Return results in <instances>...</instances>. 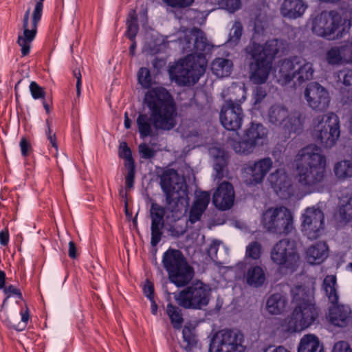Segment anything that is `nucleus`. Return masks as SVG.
I'll return each instance as SVG.
<instances>
[{
  "label": "nucleus",
  "mask_w": 352,
  "mask_h": 352,
  "mask_svg": "<svg viewBox=\"0 0 352 352\" xmlns=\"http://www.w3.org/2000/svg\"><path fill=\"white\" fill-rule=\"evenodd\" d=\"M296 184H292L285 171L278 169L269 177L276 194L282 199L302 197L323 185L327 177V159L320 149L310 144L300 149L294 160Z\"/></svg>",
  "instance_id": "1"
},
{
  "label": "nucleus",
  "mask_w": 352,
  "mask_h": 352,
  "mask_svg": "<svg viewBox=\"0 0 352 352\" xmlns=\"http://www.w3.org/2000/svg\"><path fill=\"white\" fill-rule=\"evenodd\" d=\"M144 103L151 111L140 113L136 124L142 139L152 137L157 131H170L177 125V116L175 102L169 92L162 87L153 88L147 91Z\"/></svg>",
  "instance_id": "2"
},
{
  "label": "nucleus",
  "mask_w": 352,
  "mask_h": 352,
  "mask_svg": "<svg viewBox=\"0 0 352 352\" xmlns=\"http://www.w3.org/2000/svg\"><path fill=\"white\" fill-rule=\"evenodd\" d=\"M160 176V184L166 197L167 208L174 221L179 219L188 205V187L184 177L173 168L164 169Z\"/></svg>",
  "instance_id": "3"
},
{
  "label": "nucleus",
  "mask_w": 352,
  "mask_h": 352,
  "mask_svg": "<svg viewBox=\"0 0 352 352\" xmlns=\"http://www.w3.org/2000/svg\"><path fill=\"white\" fill-rule=\"evenodd\" d=\"M278 82L282 85L291 82L302 84L312 79L313 64L300 56H292L279 61L276 68Z\"/></svg>",
  "instance_id": "4"
},
{
  "label": "nucleus",
  "mask_w": 352,
  "mask_h": 352,
  "mask_svg": "<svg viewBox=\"0 0 352 352\" xmlns=\"http://www.w3.org/2000/svg\"><path fill=\"white\" fill-rule=\"evenodd\" d=\"M162 264L170 281L177 287L186 285L193 278L194 271L179 250L169 248L162 257Z\"/></svg>",
  "instance_id": "5"
},
{
  "label": "nucleus",
  "mask_w": 352,
  "mask_h": 352,
  "mask_svg": "<svg viewBox=\"0 0 352 352\" xmlns=\"http://www.w3.org/2000/svg\"><path fill=\"white\" fill-rule=\"evenodd\" d=\"M340 135V119L333 112H328L314 119L311 136L321 146L331 148L336 144Z\"/></svg>",
  "instance_id": "6"
},
{
  "label": "nucleus",
  "mask_w": 352,
  "mask_h": 352,
  "mask_svg": "<svg viewBox=\"0 0 352 352\" xmlns=\"http://www.w3.org/2000/svg\"><path fill=\"white\" fill-rule=\"evenodd\" d=\"M346 23L338 11L325 10L311 16V30L318 36L333 40L344 30L340 29Z\"/></svg>",
  "instance_id": "7"
},
{
  "label": "nucleus",
  "mask_w": 352,
  "mask_h": 352,
  "mask_svg": "<svg viewBox=\"0 0 352 352\" xmlns=\"http://www.w3.org/2000/svg\"><path fill=\"white\" fill-rule=\"evenodd\" d=\"M261 223L268 232L287 235L294 229V217L287 207H270L263 212Z\"/></svg>",
  "instance_id": "8"
},
{
  "label": "nucleus",
  "mask_w": 352,
  "mask_h": 352,
  "mask_svg": "<svg viewBox=\"0 0 352 352\" xmlns=\"http://www.w3.org/2000/svg\"><path fill=\"white\" fill-rule=\"evenodd\" d=\"M205 61L197 63L192 54L170 67L169 75L172 80L179 85H190L196 83L205 72Z\"/></svg>",
  "instance_id": "9"
},
{
  "label": "nucleus",
  "mask_w": 352,
  "mask_h": 352,
  "mask_svg": "<svg viewBox=\"0 0 352 352\" xmlns=\"http://www.w3.org/2000/svg\"><path fill=\"white\" fill-rule=\"evenodd\" d=\"M319 311L312 301L295 305L292 314L285 318L283 326L288 332H300L317 319Z\"/></svg>",
  "instance_id": "10"
},
{
  "label": "nucleus",
  "mask_w": 352,
  "mask_h": 352,
  "mask_svg": "<svg viewBox=\"0 0 352 352\" xmlns=\"http://www.w3.org/2000/svg\"><path fill=\"white\" fill-rule=\"evenodd\" d=\"M231 91L233 93H239L241 98H230L225 101L221 112L220 121L223 126L229 131H237L241 129L244 114L241 107V103L245 100V90L241 87H232Z\"/></svg>",
  "instance_id": "11"
},
{
  "label": "nucleus",
  "mask_w": 352,
  "mask_h": 352,
  "mask_svg": "<svg viewBox=\"0 0 352 352\" xmlns=\"http://www.w3.org/2000/svg\"><path fill=\"white\" fill-rule=\"evenodd\" d=\"M210 297V287L201 281L194 283L175 296L180 306L192 309H201L207 306Z\"/></svg>",
  "instance_id": "12"
},
{
  "label": "nucleus",
  "mask_w": 352,
  "mask_h": 352,
  "mask_svg": "<svg viewBox=\"0 0 352 352\" xmlns=\"http://www.w3.org/2000/svg\"><path fill=\"white\" fill-rule=\"evenodd\" d=\"M44 0H39L35 5L32 13V21L29 22L30 10L28 9L24 15L23 21V32L19 33L17 43L21 47L22 56H26L29 54L30 45L35 38L37 32V24L41 19Z\"/></svg>",
  "instance_id": "13"
},
{
  "label": "nucleus",
  "mask_w": 352,
  "mask_h": 352,
  "mask_svg": "<svg viewBox=\"0 0 352 352\" xmlns=\"http://www.w3.org/2000/svg\"><path fill=\"white\" fill-rule=\"evenodd\" d=\"M270 257L276 265L291 270H295L300 260L295 243L289 239L277 242L271 250Z\"/></svg>",
  "instance_id": "14"
},
{
  "label": "nucleus",
  "mask_w": 352,
  "mask_h": 352,
  "mask_svg": "<svg viewBox=\"0 0 352 352\" xmlns=\"http://www.w3.org/2000/svg\"><path fill=\"white\" fill-rule=\"evenodd\" d=\"M244 335L236 329L219 331L210 347L211 352H245Z\"/></svg>",
  "instance_id": "15"
},
{
  "label": "nucleus",
  "mask_w": 352,
  "mask_h": 352,
  "mask_svg": "<svg viewBox=\"0 0 352 352\" xmlns=\"http://www.w3.org/2000/svg\"><path fill=\"white\" fill-rule=\"evenodd\" d=\"M323 212L315 207L307 208L302 215V231L309 239H317L324 228Z\"/></svg>",
  "instance_id": "16"
},
{
  "label": "nucleus",
  "mask_w": 352,
  "mask_h": 352,
  "mask_svg": "<svg viewBox=\"0 0 352 352\" xmlns=\"http://www.w3.org/2000/svg\"><path fill=\"white\" fill-rule=\"evenodd\" d=\"M287 47L286 43L282 39H272L267 41L264 45L253 43L245 49L246 53L250 56H254L270 60L272 63L274 58L280 52H283Z\"/></svg>",
  "instance_id": "17"
},
{
  "label": "nucleus",
  "mask_w": 352,
  "mask_h": 352,
  "mask_svg": "<svg viewBox=\"0 0 352 352\" xmlns=\"http://www.w3.org/2000/svg\"><path fill=\"white\" fill-rule=\"evenodd\" d=\"M305 100L310 108L318 111H326L330 104L328 91L318 82H311L304 91Z\"/></svg>",
  "instance_id": "18"
},
{
  "label": "nucleus",
  "mask_w": 352,
  "mask_h": 352,
  "mask_svg": "<svg viewBox=\"0 0 352 352\" xmlns=\"http://www.w3.org/2000/svg\"><path fill=\"white\" fill-rule=\"evenodd\" d=\"M180 44L184 51L197 53L204 52L208 47L204 32L195 28L186 32L184 37L180 39Z\"/></svg>",
  "instance_id": "19"
},
{
  "label": "nucleus",
  "mask_w": 352,
  "mask_h": 352,
  "mask_svg": "<svg viewBox=\"0 0 352 352\" xmlns=\"http://www.w3.org/2000/svg\"><path fill=\"white\" fill-rule=\"evenodd\" d=\"M166 209L160 205L153 203L150 209V217L151 219V244L156 246L162 239L163 229L164 227V215Z\"/></svg>",
  "instance_id": "20"
},
{
  "label": "nucleus",
  "mask_w": 352,
  "mask_h": 352,
  "mask_svg": "<svg viewBox=\"0 0 352 352\" xmlns=\"http://www.w3.org/2000/svg\"><path fill=\"white\" fill-rule=\"evenodd\" d=\"M235 192L233 186L228 182H223L214 190L212 203L221 210H227L234 204Z\"/></svg>",
  "instance_id": "21"
},
{
  "label": "nucleus",
  "mask_w": 352,
  "mask_h": 352,
  "mask_svg": "<svg viewBox=\"0 0 352 352\" xmlns=\"http://www.w3.org/2000/svg\"><path fill=\"white\" fill-rule=\"evenodd\" d=\"M252 61L250 63V78L254 84H263L267 80L272 68L270 60L250 56Z\"/></svg>",
  "instance_id": "22"
},
{
  "label": "nucleus",
  "mask_w": 352,
  "mask_h": 352,
  "mask_svg": "<svg viewBox=\"0 0 352 352\" xmlns=\"http://www.w3.org/2000/svg\"><path fill=\"white\" fill-rule=\"evenodd\" d=\"M272 166L273 161L269 157L255 161L246 168L247 173L250 175V178L245 179L246 184L248 185L261 184Z\"/></svg>",
  "instance_id": "23"
},
{
  "label": "nucleus",
  "mask_w": 352,
  "mask_h": 352,
  "mask_svg": "<svg viewBox=\"0 0 352 352\" xmlns=\"http://www.w3.org/2000/svg\"><path fill=\"white\" fill-rule=\"evenodd\" d=\"M308 4L305 0H284L280 7V14L289 19H296L302 17Z\"/></svg>",
  "instance_id": "24"
},
{
  "label": "nucleus",
  "mask_w": 352,
  "mask_h": 352,
  "mask_svg": "<svg viewBox=\"0 0 352 352\" xmlns=\"http://www.w3.org/2000/svg\"><path fill=\"white\" fill-rule=\"evenodd\" d=\"M243 134L246 138L250 139L257 146H261L267 143L268 130L262 124L252 122L246 128Z\"/></svg>",
  "instance_id": "25"
},
{
  "label": "nucleus",
  "mask_w": 352,
  "mask_h": 352,
  "mask_svg": "<svg viewBox=\"0 0 352 352\" xmlns=\"http://www.w3.org/2000/svg\"><path fill=\"white\" fill-rule=\"evenodd\" d=\"M210 200L208 192L203 191L196 193L195 199L190 211L189 220L194 223L201 219Z\"/></svg>",
  "instance_id": "26"
},
{
  "label": "nucleus",
  "mask_w": 352,
  "mask_h": 352,
  "mask_svg": "<svg viewBox=\"0 0 352 352\" xmlns=\"http://www.w3.org/2000/svg\"><path fill=\"white\" fill-rule=\"evenodd\" d=\"M329 318L333 325L340 327H346L352 322L351 309L344 305L331 307L329 310Z\"/></svg>",
  "instance_id": "27"
},
{
  "label": "nucleus",
  "mask_w": 352,
  "mask_h": 352,
  "mask_svg": "<svg viewBox=\"0 0 352 352\" xmlns=\"http://www.w3.org/2000/svg\"><path fill=\"white\" fill-rule=\"evenodd\" d=\"M328 256V246L324 242H318L306 250V259L313 265L322 263Z\"/></svg>",
  "instance_id": "28"
},
{
  "label": "nucleus",
  "mask_w": 352,
  "mask_h": 352,
  "mask_svg": "<svg viewBox=\"0 0 352 352\" xmlns=\"http://www.w3.org/2000/svg\"><path fill=\"white\" fill-rule=\"evenodd\" d=\"M288 306L287 297L279 293L271 295L266 302V309L272 315L283 314Z\"/></svg>",
  "instance_id": "29"
},
{
  "label": "nucleus",
  "mask_w": 352,
  "mask_h": 352,
  "mask_svg": "<svg viewBox=\"0 0 352 352\" xmlns=\"http://www.w3.org/2000/svg\"><path fill=\"white\" fill-rule=\"evenodd\" d=\"M289 114V113L285 107L280 104H275L269 109L268 120L271 124L284 129L287 124L286 122Z\"/></svg>",
  "instance_id": "30"
},
{
  "label": "nucleus",
  "mask_w": 352,
  "mask_h": 352,
  "mask_svg": "<svg viewBox=\"0 0 352 352\" xmlns=\"http://www.w3.org/2000/svg\"><path fill=\"white\" fill-rule=\"evenodd\" d=\"M292 302L295 305L303 303L305 301H312L314 294V282L310 285H296L291 289Z\"/></svg>",
  "instance_id": "31"
},
{
  "label": "nucleus",
  "mask_w": 352,
  "mask_h": 352,
  "mask_svg": "<svg viewBox=\"0 0 352 352\" xmlns=\"http://www.w3.org/2000/svg\"><path fill=\"white\" fill-rule=\"evenodd\" d=\"M298 352H324L318 338L314 334H306L300 339Z\"/></svg>",
  "instance_id": "32"
},
{
  "label": "nucleus",
  "mask_w": 352,
  "mask_h": 352,
  "mask_svg": "<svg viewBox=\"0 0 352 352\" xmlns=\"http://www.w3.org/2000/svg\"><path fill=\"white\" fill-rule=\"evenodd\" d=\"M233 63L231 60L224 58H216L211 63L213 74L219 78L229 76L232 72Z\"/></svg>",
  "instance_id": "33"
},
{
  "label": "nucleus",
  "mask_w": 352,
  "mask_h": 352,
  "mask_svg": "<svg viewBox=\"0 0 352 352\" xmlns=\"http://www.w3.org/2000/svg\"><path fill=\"white\" fill-rule=\"evenodd\" d=\"M322 288L327 296L329 300L333 305L338 301L337 278L335 275H327L322 283Z\"/></svg>",
  "instance_id": "34"
},
{
  "label": "nucleus",
  "mask_w": 352,
  "mask_h": 352,
  "mask_svg": "<svg viewBox=\"0 0 352 352\" xmlns=\"http://www.w3.org/2000/svg\"><path fill=\"white\" fill-rule=\"evenodd\" d=\"M245 278L249 285L258 287L265 283V274L261 267L255 265L248 268L245 274Z\"/></svg>",
  "instance_id": "35"
},
{
  "label": "nucleus",
  "mask_w": 352,
  "mask_h": 352,
  "mask_svg": "<svg viewBox=\"0 0 352 352\" xmlns=\"http://www.w3.org/2000/svg\"><path fill=\"white\" fill-rule=\"evenodd\" d=\"M306 115L303 111H296L291 114H289L288 119L287 121V126L284 129H288L289 131L297 132L300 131L305 122Z\"/></svg>",
  "instance_id": "36"
},
{
  "label": "nucleus",
  "mask_w": 352,
  "mask_h": 352,
  "mask_svg": "<svg viewBox=\"0 0 352 352\" xmlns=\"http://www.w3.org/2000/svg\"><path fill=\"white\" fill-rule=\"evenodd\" d=\"M334 173L336 177L340 179L352 177V157L336 163L334 166Z\"/></svg>",
  "instance_id": "37"
},
{
  "label": "nucleus",
  "mask_w": 352,
  "mask_h": 352,
  "mask_svg": "<svg viewBox=\"0 0 352 352\" xmlns=\"http://www.w3.org/2000/svg\"><path fill=\"white\" fill-rule=\"evenodd\" d=\"M232 146L236 153L243 155L252 153L256 147L250 139L245 137L244 134L241 140L234 142Z\"/></svg>",
  "instance_id": "38"
},
{
  "label": "nucleus",
  "mask_w": 352,
  "mask_h": 352,
  "mask_svg": "<svg viewBox=\"0 0 352 352\" xmlns=\"http://www.w3.org/2000/svg\"><path fill=\"white\" fill-rule=\"evenodd\" d=\"M166 312L173 327L175 329L181 328L184 319L180 309L169 303L167 305Z\"/></svg>",
  "instance_id": "39"
},
{
  "label": "nucleus",
  "mask_w": 352,
  "mask_h": 352,
  "mask_svg": "<svg viewBox=\"0 0 352 352\" xmlns=\"http://www.w3.org/2000/svg\"><path fill=\"white\" fill-rule=\"evenodd\" d=\"M182 333L184 342L186 343L184 348L186 350H190L197 344V339L193 329L189 327L185 326Z\"/></svg>",
  "instance_id": "40"
},
{
  "label": "nucleus",
  "mask_w": 352,
  "mask_h": 352,
  "mask_svg": "<svg viewBox=\"0 0 352 352\" xmlns=\"http://www.w3.org/2000/svg\"><path fill=\"white\" fill-rule=\"evenodd\" d=\"M138 79L139 83L144 88H148L152 85V78L148 69L141 67L138 73Z\"/></svg>",
  "instance_id": "41"
},
{
  "label": "nucleus",
  "mask_w": 352,
  "mask_h": 352,
  "mask_svg": "<svg viewBox=\"0 0 352 352\" xmlns=\"http://www.w3.org/2000/svg\"><path fill=\"white\" fill-rule=\"evenodd\" d=\"M342 60H344V58L342 55V51L339 47H332L327 52V60L329 64H339Z\"/></svg>",
  "instance_id": "42"
},
{
  "label": "nucleus",
  "mask_w": 352,
  "mask_h": 352,
  "mask_svg": "<svg viewBox=\"0 0 352 352\" xmlns=\"http://www.w3.org/2000/svg\"><path fill=\"white\" fill-rule=\"evenodd\" d=\"M261 254V245L257 241L250 243L246 248V256L252 259H258Z\"/></svg>",
  "instance_id": "43"
},
{
  "label": "nucleus",
  "mask_w": 352,
  "mask_h": 352,
  "mask_svg": "<svg viewBox=\"0 0 352 352\" xmlns=\"http://www.w3.org/2000/svg\"><path fill=\"white\" fill-rule=\"evenodd\" d=\"M243 33V25L240 21H235L230 33V41L237 43Z\"/></svg>",
  "instance_id": "44"
},
{
  "label": "nucleus",
  "mask_w": 352,
  "mask_h": 352,
  "mask_svg": "<svg viewBox=\"0 0 352 352\" xmlns=\"http://www.w3.org/2000/svg\"><path fill=\"white\" fill-rule=\"evenodd\" d=\"M119 153L120 156L126 160L125 166L134 165L131 151L125 142L120 144Z\"/></svg>",
  "instance_id": "45"
},
{
  "label": "nucleus",
  "mask_w": 352,
  "mask_h": 352,
  "mask_svg": "<svg viewBox=\"0 0 352 352\" xmlns=\"http://www.w3.org/2000/svg\"><path fill=\"white\" fill-rule=\"evenodd\" d=\"M219 4L230 12H234L241 8V0H219Z\"/></svg>",
  "instance_id": "46"
},
{
  "label": "nucleus",
  "mask_w": 352,
  "mask_h": 352,
  "mask_svg": "<svg viewBox=\"0 0 352 352\" xmlns=\"http://www.w3.org/2000/svg\"><path fill=\"white\" fill-rule=\"evenodd\" d=\"M21 323H19L17 325L12 324L10 321L7 320V324L10 326V327L13 328L17 331L23 330L26 325L27 322L29 320V312L28 309H26L25 311H21Z\"/></svg>",
  "instance_id": "47"
},
{
  "label": "nucleus",
  "mask_w": 352,
  "mask_h": 352,
  "mask_svg": "<svg viewBox=\"0 0 352 352\" xmlns=\"http://www.w3.org/2000/svg\"><path fill=\"white\" fill-rule=\"evenodd\" d=\"M339 213L345 220L352 219V199H349L345 204L340 207Z\"/></svg>",
  "instance_id": "48"
},
{
  "label": "nucleus",
  "mask_w": 352,
  "mask_h": 352,
  "mask_svg": "<svg viewBox=\"0 0 352 352\" xmlns=\"http://www.w3.org/2000/svg\"><path fill=\"white\" fill-rule=\"evenodd\" d=\"M30 91L34 99H41L45 98V92L44 89L33 81L30 85Z\"/></svg>",
  "instance_id": "49"
},
{
  "label": "nucleus",
  "mask_w": 352,
  "mask_h": 352,
  "mask_svg": "<svg viewBox=\"0 0 352 352\" xmlns=\"http://www.w3.org/2000/svg\"><path fill=\"white\" fill-rule=\"evenodd\" d=\"M168 6L173 8H185L190 6L194 0H162Z\"/></svg>",
  "instance_id": "50"
},
{
  "label": "nucleus",
  "mask_w": 352,
  "mask_h": 352,
  "mask_svg": "<svg viewBox=\"0 0 352 352\" xmlns=\"http://www.w3.org/2000/svg\"><path fill=\"white\" fill-rule=\"evenodd\" d=\"M46 124L47 126L46 135L48 140L50 141L51 146L55 148V155H56L58 154V144L56 142V136L55 133H52V130L50 127V122L49 121V120H46Z\"/></svg>",
  "instance_id": "51"
},
{
  "label": "nucleus",
  "mask_w": 352,
  "mask_h": 352,
  "mask_svg": "<svg viewBox=\"0 0 352 352\" xmlns=\"http://www.w3.org/2000/svg\"><path fill=\"white\" fill-rule=\"evenodd\" d=\"M19 146L23 156L27 157L31 153L32 150V146L30 140H28L25 137L21 138Z\"/></svg>",
  "instance_id": "52"
},
{
  "label": "nucleus",
  "mask_w": 352,
  "mask_h": 352,
  "mask_svg": "<svg viewBox=\"0 0 352 352\" xmlns=\"http://www.w3.org/2000/svg\"><path fill=\"white\" fill-rule=\"evenodd\" d=\"M139 151L142 157L145 159H149L154 156L155 151L147 144L143 143L139 146Z\"/></svg>",
  "instance_id": "53"
},
{
  "label": "nucleus",
  "mask_w": 352,
  "mask_h": 352,
  "mask_svg": "<svg viewBox=\"0 0 352 352\" xmlns=\"http://www.w3.org/2000/svg\"><path fill=\"white\" fill-rule=\"evenodd\" d=\"M128 169V173L125 178L126 186L128 188H131L133 186L135 177V166H126Z\"/></svg>",
  "instance_id": "54"
},
{
  "label": "nucleus",
  "mask_w": 352,
  "mask_h": 352,
  "mask_svg": "<svg viewBox=\"0 0 352 352\" xmlns=\"http://www.w3.org/2000/svg\"><path fill=\"white\" fill-rule=\"evenodd\" d=\"M126 36L129 39L133 41L138 31V23L126 22Z\"/></svg>",
  "instance_id": "55"
},
{
  "label": "nucleus",
  "mask_w": 352,
  "mask_h": 352,
  "mask_svg": "<svg viewBox=\"0 0 352 352\" xmlns=\"http://www.w3.org/2000/svg\"><path fill=\"white\" fill-rule=\"evenodd\" d=\"M332 352H352V349L348 342L340 341L334 344Z\"/></svg>",
  "instance_id": "56"
},
{
  "label": "nucleus",
  "mask_w": 352,
  "mask_h": 352,
  "mask_svg": "<svg viewBox=\"0 0 352 352\" xmlns=\"http://www.w3.org/2000/svg\"><path fill=\"white\" fill-rule=\"evenodd\" d=\"M338 77L340 79L343 80V83L345 85H352V70L351 69H344L343 71L340 72L338 74Z\"/></svg>",
  "instance_id": "57"
},
{
  "label": "nucleus",
  "mask_w": 352,
  "mask_h": 352,
  "mask_svg": "<svg viewBox=\"0 0 352 352\" xmlns=\"http://www.w3.org/2000/svg\"><path fill=\"white\" fill-rule=\"evenodd\" d=\"M342 51V55L344 60L351 58L352 56V43L346 42L344 45L339 47Z\"/></svg>",
  "instance_id": "58"
},
{
  "label": "nucleus",
  "mask_w": 352,
  "mask_h": 352,
  "mask_svg": "<svg viewBox=\"0 0 352 352\" xmlns=\"http://www.w3.org/2000/svg\"><path fill=\"white\" fill-rule=\"evenodd\" d=\"M3 289V292H5V294L8 295V297H10L11 295H16L19 298H21V293L17 288H16L13 285H9L8 287H4V288Z\"/></svg>",
  "instance_id": "59"
},
{
  "label": "nucleus",
  "mask_w": 352,
  "mask_h": 352,
  "mask_svg": "<svg viewBox=\"0 0 352 352\" xmlns=\"http://www.w3.org/2000/svg\"><path fill=\"white\" fill-rule=\"evenodd\" d=\"M267 95L266 91L262 87H257L254 91L256 102H260Z\"/></svg>",
  "instance_id": "60"
},
{
  "label": "nucleus",
  "mask_w": 352,
  "mask_h": 352,
  "mask_svg": "<svg viewBox=\"0 0 352 352\" xmlns=\"http://www.w3.org/2000/svg\"><path fill=\"white\" fill-rule=\"evenodd\" d=\"M9 243V232L8 228L0 232V243L1 245L6 246Z\"/></svg>",
  "instance_id": "61"
},
{
  "label": "nucleus",
  "mask_w": 352,
  "mask_h": 352,
  "mask_svg": "<svg viewBox=\"0 0 352 352\" xmlns=\"http://www.w3.org/2000/svg\"><path fill=\"white\" fill-rule=\"evenodd\" d=\"M144 293L150 300L153 298V294L154 292L153 285L151 283L147 282L144 287Z\"/></svg>",
  "instance_id": "62"
},
{
  "label": "nucleus",
  "mask_w": 352,
  "mask_h": 352,
  "mask_svg": "<svg viewBox=\"0 0 352 352\" xmlns=\"http://www.w3.org/2000/svg\"><path fill=\"white\" fill-rule=\"evenodd\" d=\"M69 256L72 258H75L77 256V249L75 243L73 241L69 243Z\"/></svg>",
  "instance_id": "63"
},
{
  "label": "nucleus",
  "mask_w": 352,
  "mask_h": 352,
  "mask_svg": "<svg viewBox=\"0 0 352 352\" xmlns=\"http://www.w3.org/2000/svg\"><path fill=\"white\" fill-rule=\"evenodd\" d=\"M263 352H291L283 346H278L274 349H266Z\"/></svg>",
  "instance_id": "64"
}]
</instances>
